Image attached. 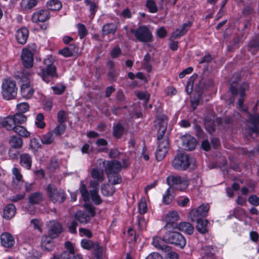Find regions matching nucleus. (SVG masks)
Here are the masks:
<instances>
[{
  "instance_id": "nucleus-1",
  "label": "nucleus",
  "mask_w": 259,
  "mask_h": 259,
  "mask_svg": "<svg viewBox=\"0 0 259 259\" xmlns=\"http://www.w3.org/2000/svg\"><path fill=\"white\" fill-rule=\"evenodd\" d=\"M233 77L235 78V80H233L230 84L229 88L230 91L234 98L238 95H239L240 98L238 100V106L244 112H247V109L243 108V105L246 96L245 91L248 89V85L245 82L240 85L238 84V81L240 79V76L238 74H234Z\"/></svg>"
},
{
  "instance_id": "nucleus-2",
  "label": "nucleus",
  "mask_w": 259,
  "mask_h": 259,
  "mask_svg": "<svg viewBox=\"0 0 259 259\" xmlns=\"http://www.w3.org/2000/svg\"><path fill=\"white\" fill-rule=\"evenodd\" d=\"M43 63L45 67L40 69L38 74L46 82H53L59 77L56 67L54 65V60L52 57H49L45 59Z\"/></svg>"
},
{
  "instance_id": "nucleus-3",
  "label": "nucleus",
  "mask_w": 259,
  "mask_h": 259,
  "mask_svg": "<svg viewBox=\"0 0 259 259\" xmlns=\"http://www.w3.org/2000/svg\"><path fill=\"white\" fill-rule=\"evenodd\" d=\"M2 94L3 98L10 100L16 98L18 89L16 82L11 78H5L2 84Z\"/></svg>"
},
{
  "instance_id": "nucleus-4",
  "label": "nucleus",
  "mask_w": 259,
  "mask_h": 259,
  "mask_svg": "<svg viewBox=\"0 0 259 259\" xmlns=\"http://www.w3.org/2000/svg\"><path fill=\"white\" fill-rule=\"evenodd\" d=\"M175 230H167L163 235V240L166 243L183 248L186 244V240L180 233Z\"/></svg>"
},
{
  "instance_id": "nucleus-5",
  "label": "nucleus",
  "mask_w": 259,
  "mask_h": 259,
  "mask_svg": "<svg viewBox=\"0 0 259 259\" xmlns=\"http://www.w3.org/2000/svg\"><path fill=\"white\" fill-rule=\"evenodd\" d=\"M167 184L170 189L172 188L181 191H185L189 186L188 181L184 177L178 175H170L166 178Z\"/></svg>"
},
{
  "instance_id": "nucleus-6",
  "label": "nucleus",
  "mask_w": 259,
  "mask_h": 259,
  "mask_svg": "<svg viewBox=\"0 0 259 259\" xmlns=\"http://www.w3.org/2000/svg\"><path fill=\"white\" fill-rule=\"evenodd\" d=\"M47 192L50 200L54 203H62L66 198L64 190L58 189L53 184H50L48 185Z\"/></svg>"
},
{
  "instance_id": "nucleus-7",
  "label": "nucleus",
  "mask_w": 259,
  "mask_h": 259,
  "mask_svg": "<svg viewBox=\"0 0 259 259\" xmlns=\"http://www.w3.org/2000/svg\"><path fill=\"white\" fill-rule=\"evenodd\" d=\"M130 32L135 35L140 42H149L153 40V35L150 29L145 25L139 26L137 29H131Z\"/></svg>"
},
{
  "instance_id": "nucleus-8",
  "label": "nucleus",
  "mask_w": 259,
  "mask_h": 259,
  "mask_svg": "<svg viewBox=\"0 0 259 259\" xmlns=\"http://www.w3.org/2000/svg\"><path fill=\"white\" fill-rule=\"evenodd\" d=\"M194 162V159L189 155L178 153L172 161L173 167L178 170H186Z\"/></svg>"
},
{
  "instance_id": "nucleus-9",
  "label": "nucleus",
  "mask_w": 259,
  "mask_h": 259,
  "mask_svg": "<svg viewBox=\"0 0 259 259\" xmlns=\"http://www.w3.org/2000/svg\"><path fill=\"white\" fill-rule=\"evenodd\" d=\"M157 123L158 124L159 129L157 134V139L159 142L164 141L166 138L168 141V138L165 135L167 130L168 120L167 117L164 115H159L156 117Z\"/></svg>"
},
{
  "instance_id": "nucleus-10",
  "label": "nucleus",
  "mask_w": 259,
  "mask_h": 259,
  "mask_svg": "<svg viewBox=\"0 0 259 259\" xmlns=\"http://www.w3.org/2000/svg\"><path fill=\"white\" fill-rule=\"evenodd\" d=\"M32 47V50L29 48H24L22 51L21 57L22 64L26 68H30L33 66L36 46L33 45Z\"/></svg>"
},
{
  "instance_id": "nucleus-11",
  "label": "nucleus",
  "mask_w": 259,
  "mask_h": 259,
  "mask_svg": "<svg viewBox=\"0 0 259 259\" xmlns=\"http://www.w3.org/2000/svg\"><path fill=\"white\" fill-rule=\"evenodd\" d=\"M165 221L166 223L164 229L166 230H176L179 219L178 213L175 210L169 211L165 217Z\"/></svg>"
},
{
  "instance_id": "nucleus-12",
  "label": "nucleus",
  "mask_w": 259,
  "mask_h": 259,
  "mask_svg": "<svg viewBox=\"0 0 259 259\" xmlns=\"http://www.w3.org/2000/svg\"><path fill=\"white\" fill-rule=\"evenodd\" d=\"M51 18L50 11L45 9L35 11L31 16V20L33 23L45 22Z\"/></svg>"
},
{
  "instance_id": "nucleus-13",
  "label": "nucleus",
  "mask_w": 259,
  "mask_h": 259,
  "mask_svg": "<svg viewBox=\"0 0 259 259\" xmlns=\"http://www.w3.org/2000/svg\"><path fill=\"white\" fill-rule=\"evenodd\" d=\"M169 147V141H167L166 138L164 139V141L158 143L157 148L155 152V158L157 161H160L165 157Z\"/></svg>"
},
{
  "instance_id": "nucleus-14",
  "label": "nucleus",
  "mask_w": 259,
  "mask_h": 259,
  "mask_svg": "<svg viewBox=\"0 0 259 259\" xmlns=\"http://www.w3.org/2000/svg\"><path fill=\"white\" fill-rule=\"evenodd\" d=\"M248 122L252 124V126H248L249 134L251 136L253 134L256 135L259 133V115L248 113Z\"/></svg>"
},
{
  "instance_id": "nucleus-15",
  "label": "nucleus",
  "mask_w": 259,
  "mask_h": 259,
  "mask_svg": "<svg viewBox=\"0 0 259 259\" xmlns=\"http://www.w3.org/2000/svg\"><path fill=\"white\" fill-rule=\"evenodd\" d=\"M122 169L121 163L116 160H111L107 162L105 167V171L107 175L119 173Z\"/></svg>"
},
{
  "instance_id": "nucleus-16",
  "label": "nucleus",
  "mask_w": 259,
  "mask_h": 259,
  "mask_svg": "<svg viewBox=\"0 0 259 259\" xmlns=\"http://www.w3.org/2000/svg\"><path fill=\"white\" fill-rule=\"evenodd\" d=\"M62 225L56 221H51L49 224V234L53 238H57L62 232Z\"/></svg>"
},
{
  "instance_id": "nucleus-17",
  "label": "nucleus",
  "mask_w": 259,
  "mask_h": 259,
  "mask_svg": "<svg viewBox=\"0 0 259 259\" xmlns=\"http://www.w3.org/2000/svg\"><path fill=\"white\" fill-rule=\"evenodd\" d=\"M182 146L186 150H192L196 145V140L190 135L183 136L181 137Z\"/></svg>"
},
{
  "instance_id": "nucleus-18",
  "label": "nucleus",
  "mask_w": 259,
  "mask_h": 259,
  "mask_svg": "<svg viewBox=\"0 0 259 259\" xmlns=\"http://www.w3.org/2000/svg\"><path fill=\"white\" fill-rule=\"evenodd\" d=\"M0 239L2 245L5 247H12L15 243L13 236L8 232L3 233L1 235Z\"/></svg>"
},
{
  "instance_id": "nucleus-19",
  "label": "nucleus",
  "mask_w": 259,
  "mask_h": 259,
  "mask_svg": "<svg viewBox=\"0 0 259 259\" xmlns=\"http://www.w3.org/2000/svg\"><path fill=\"white\" fill-rule=\"evenodd\" d=\"M54 238H52L50 235H44L41 240V247L44 250L48 251H52L54 248Z\"/></svg>"
},
{
  "instance_id": "nucleus-20",
  "label": "nucleus",
  "mask_w": 259,
  "mask_h": 259,
  "mask_svg": "<svg viewBox=\"0 0 259 259\" xmlns=\"http://www.w3.org/2000/svg\"><path fill=\"white\" fill-rule=\"evenodd\" d=\"M29 35V31L27 28L23 27L19 29L16 34V38L17 41L22 45L26 42Z\"/></svg>"
},
{
  "instance_id": "nucleus-21",
  "label": "nucleus",
  "mask_w": 259,
  "mask_h": 259,
  "mask_svg": "<svg viewBox=\"0 0 259 259\" xmlns=\"http://www.w3.org/2000/svg\"><path fill=\"white\" fill-rule=\"evenodd\" d=\"M34 90L29 82L23 83L21 87V94L23 98L30 99L33 96Z\"/></svg>"
},
{
  "instance_id": "nucleus-22",
  "label": "nucleus",
  "mask_w": 259,
  "mask_h": 259,
  "mask_svg": "<svg viewBox=\"0 0 259 259\" xmlns=\"http://www.w3.org/2000/svg\"><path fill=\"white\" fill-rule=\"evenodd\" d=\"M78 48L74 44H71L68 47L59 51V54L65 57H70L78 52Z\"/></svg>"
},
{
  "instance_id": "nucleus-23",
  "label": "nucleus",
  "mask_w": 259,
  "mask_h": 259,
  "mask_svg": "<svg viewBox=\"0 0 259 259\" xmlns=\"http://www.w3.org/2000/svg\"><path fill=\"white\" fill-rule=\"evenodd\" d=\"M32 163V156L28 153H22L20 156V164L24 168L30 169Z\"/></svg>"
},
{
  "instance_id": "nucleus-24",
  "label": "nucleus",
  "mask_w": 259,
  "mask_h": 259,
  "mask_svg": "<svg viewBox=\"0 0 259 259\" xmlns=\"http://www.w3.org/2000/svg\"><path fill=\"white\" fill-rule=\"evenodd\" d=\"M0 124L7 131H13L17 125L12 115H9L4 118L0 122Z\"/></svg>"
},
{
  "instance_id": "nucleus-25",
  "label": "nucleus",
  "mask_w": 259,
  "mask_h": 259,
  "mask_svg": "<svg viewBox=\"0 0 259 259\" xmlns=\"http://www.w3.org/2000/svg\"><path fill=\"white\" fill-rule=\"evenodd\" d=\"M192 23L190 22L183 24L181 28H178L172 32L171 37L176 39L184 35L188 31Z\"/></svg>"
},
{
  "instance_id": "nucleus-26",
  "label": "nucleus",
  "mask_w": 259,
  "mask_h": 259,
  "mask_svg": "<svg viewBox=\"0 0 259 259\" xmlns=\"http://www.w3.org/2000/svg\"><path fill=\"white\" fill-rule=\"evenodd\" d=\"M117 29V24L115 23H108L104 24L102 28L103 35L109 34H114Z\"/></svg>"
},
{
  "instance_id": "nucleus-27",
  "label": "nucleus",
  "mask_w": 259,
  "mask_h": 259,
  "mask_svg": "<svg viewBox=\"0 0 259 259\" xmlns=\"http://www.w3.org/2000/svg\"><path fill=\"white\" fill-rule=\"evenodd\" d=\"M31 75V72L27 69H22V70L17 71L15 73L14 77L20 82H29V77Z\"/></svg>"
},
{
  "instance_id": "nucleus-28",
  "label": "nucleus",
  "mask_w": 259,
  "mask_h": 259,
  "mask_svg": "<svg viewBox=\"0 0 259 259\" xmlns=\"http://www.w3.org/2000/svg\"><path fill=\"white\" fill-rule=\"evenodd\" d=\"M15 206L13 204H9L4 209L3 218L7 220H10L15 215Z\"/></svg>"
},
{
  "instance_id": "nucleus-29",
  "label": "nucleus",
  "mask_w": 259,
  "mask_h": 259,
  "mask_svg": "<svg viewBox=\"0 0 259 259\" xmlns=\"http://www.w3.org/2000/svg\"><path fill=\"white\" fill-rule=\"evenodd\" d=\"M216 251V248L212 245H205L202 247L201 254L203 259H206L205 256L215 257Z\"/></svg>"
},
{
  "instance_id": "nucleus-30",
  "label": "nucleus",
  "mask_w": 259,
  "mask_h": 259,
  "mask_svg": "<svg viewBox=\"0 0 259 259\" xmlns=\"http://www.w3.org/2000/svg\"><path fill=\"white\" fill-rule=\"evenodd\" d=\"M176 229L184 232L189 235L192 234L194 231V228L192 225L189 223L185 222L178 224Z\"/></svg>"
},
{
  "instance_id": "nucleus-31",
  "label": "nucleus",
  "mask_w": 259,
  "mask_h": 259,
  "mask_svg": "<svg viewBox=\"0 0 259 259\" xmlns=\"http://www.w3.org/2000/svg\"><path fill=\"white\" fill-rule=\"evenodd\" d=\"M22 139L17 136H12L9 140L11 148L13 149H20L23 146Z\"/></svg>"
},
{
  "instance_id": "nucleus-32",
  "label": "nucleus",
  "mask_w": 259,
  "mask_h": 259,
  "mask_svg": "<svg viewBox=\"0 0 259 259\" xmlns=\"http://www.w3.org/2000/svg\"><path fill=\"white\" fill-rule=\"evenodd\" d=\"M247 50L254 55L259 50V38L256 37L250 40L247 45Z\"/></svg>"
},
{
  "instance_id": "nucleus-33",
  "label": "nucleus",
  "mask_w": 259,
  "mask_h": 259,
  "mask_svg": "<svg viewBox=\"0 0 259 259\" xmlns=\"http://www.w3.org/2000/svg\"><path fill=\"white\" fill-rule=\"evenodd\" d=\"M75 219L79 223L82 224H87L90 222V216L86 211L81 210L77 211L75 214Z\"/></svg>"
},
{
  "instance_id": "nucleus-34",
  "label": "nucleus",
  "mask_w": 259,
  "mask_h": 259,
  "mask_svg": "<svg viewBox=\"0 0 259 259\" xmlns=\"http://www.w3.org/2000/svg\"><path fill=\"white\" fill-rule=\"evenodd\" d=\"M46 7L49 11H57L61 10L62 5L59 0H49L46 3Z\"/></svg>"
},
{
  "instance_id": "nucleus-35",
  "label": "nucleus",
  "mask_w": 259,
  "mask_h": 259,
  "mask_svg": "<svg viewBox=\"0 0 259 259\" xmlns=\"http://www.w3.org/2000/svg\"><path fill=\"white\" fill-rule=\"evenodd\" d=\"M196 222V229L197 231L201 234H205L208 232L207 226L208 221L203 218L197 221Z\"/></svg>"
},
{
  "instance_id": "nucleus-36",
  "label": "nucleus",
  "mask_w": 259,
  "mask_h": 259,
  "mask_svg": "<svg viewBox=\"0 0 259 259\" xmlns=\"http://www.w3.org/2000/svg\"><path fill=\"white\" fill-rule=\"evenodd\" d=\"M13 132L19 135L20 137L27 138L30 136V133L24 126L21 125H17Z\"/></svg>"
},
{
  "instance_id": "nucleus-37",
  "label": "nucleus",
  "mask_w": 259,
  "mask_h": 259,
  "mask_svg": "<svg viewBox=\"0 0 259 259\" xmlns=\"http://www.w3.org/2000/svg\"><path fill=\"white\" fill-rule=\"evenodd\" d=\"M37 0H22L20 6L22 9L25 10H31L37 4Z\"/></svg>"
},
{
  "instance_id": "nucleus-38",
  "label": "nucleus",
  "mask_w": 259,
  "mask_h": 259,
  "mask_svg": "<svg viewBox=\"0 0 259 259\" xmlns=\"http://www.w3.org/2000/svg\"><path fill=\"white\" fill-rule=\"evenodd\" d=\"M91 176L95 180L103 182L104 179L103 170L98 168H93L91 171Z\"/></svg>"
},
{
  "instance_id": "nucleus-39",
  "label": "nucleus",
  "mask_w": 259,
  "mask_h": 259,
  "mask_svg": "<svg viewBox=\"0 0 259 259\" xmlns=\"http://www.w3.org/2000/svg\"><path fill=\"white\" fill-rule=\"evenodd\" d=\"M43 195L40 192H34L31 194L29 197V202L32 204H38L42 200Z\"/></svg>"
},
{
  "instance_id": "nucleus-40",
  "label": "nucleus",
  "mask_w": 259,
  "mask_h": 259,
  "mask_svg": "<svg viewBox=\"0 0 259 259\" xmlns=\"http://www.w3.org/2000/svg\"><path fill=\"white\" fill-rule=\"evenodd\" d=\"M84 3L86 6L89 7L90 14L94 16L98 9V4L91 0H84Z\"/></svg>"
},
{
  "instance_id": "nucleus-41",
  "label": "nucleus",
  "mask_w": 259,
  "mask_h": 259,
  "mask_svg": "<svg viewBox=\"0 0 259 259\" xmlns=\"http://www.w3.org/2000/svg\"><path fill=\"white\" fill-rule=\"evenodd\" d=\"M124 130V127L120 123L116 124L113 127V135L116 138H120Z\"/></svg>"
},
{
  "instance_id": "nucleus-42",
  "label": "nucleus",
  "mask_w": 259,
  "mask_h": 259,
  "mask_svg": "<svg viewBox=\"0 0 259 259\" xmlns=\"http://www.w3.org/2000/svg\"><path fill=\"white\" fill-rule=\"evenodd\" d=\"M107 175L109 181L113 185L120 184L122 182V178L119 173L110 174Z\"/></svg>"
},
{
  "instance_id": "nucleus-43",
  "label": "nucleus",
  "mask_w": 259,
  "mask_h": 259,
  "mask_svg": "<svg viewBox=\"0 0 259 259\" xmlns=\"http://www.w3.org/2000/svg\"><path fill=\"white\" fill-rule=\"evenodd\" d=\"M12 116L16 125H20L23 124L27 121V116L22 113L18 112Z\"/></svg>"
},
{
  "instance_id": "nucleus-44",
  "label": "nucleus",
  "mask_w": 259,
  "mask_h": 259,
  "mask_svg": "<svg viewBox=\"0 0 259 259\" xmlns=\"http://www.w3.org/2000/svg\"><path fill=\"white\" fill-rule=\"evenodd\" d=\"M41 143L46 145L52 144L54 140V137L53 132H49L46 134L44 135L40 138Z\"/></svg>"
},
{
  "instance_id": "nucleus-45",
  "label": "nucleus",
  "mask_w": 259,
  "mask_h": 259,
  "mask_svg": "<svg viewBox=\"0 0 259 259\" xmlns=\"http://www.w3.org/2000/svg\"><path fill=\"white\" fill-rule=\"evenodd\" d=\"M164 240H163V236L162 238L155 237L153 238L152 244L157 248L163 250L165 248L166 246L164 244Z\"/></svg>"
},
{
  "instance_id": "nucleus-46",
  "label": "nucleus",
  "mask_w": 259,
  "mask_h": 259,
  "mask_svg": "<svg viewBox=\"0 0 259 259\" xmlns=\"http://www.w3.org/2000/svg\"><path fill=\"white\" fill-rule=\"evenodd\" d=\"M101 192L102 194L105 196H109L112 195L115 190V188L111 187L109 185L103 184L101 186Z\"/></svg>"
},
{
  "instance_id": "nucleus-47",
  "label": "nucleus",
  "mask_w": 259,
  "mask_h": 259,
  "mask_svg": "<svg viewBox=\"0 0 259 259\" xmlns=\"http://www.w3.org/2000/svg\"><path fill=\"white\" fill-rule=\"evenodd\" d=\"M90 195L92 200L96 205H99L102 203V200L98 193L97 190L93 189L90 190Z\"/></svg>"
},
{
  "instance_id": "nucleus-48",
  "label": "nucleus",
  "mask_w": 259,
  "mask_h": 259,
  "mask_svg": "<svg viewBox=\"0 0 259 259\" xmlns=\"http://www.w3.org/2000/svg\"><path fill=\"white\" fill-rule=\"evenodd\" d=\"M79 190L83 201L87 202L89 200L90 193H89L85 185L82 182L80 183Z\"/></svg>"
},
{
  "instance_id": "nucleus-49",
  "label": "nucleus",
  "mask_w": 259,
  "mask_h": 259,
  "mask_svg": "<svg viewBox=\"0 0 259 259\" xmlns=\"http://www.w3.org/2000/svg\"><path fill=\"white\" fill-rule=\"evenodd\" d=\"M145 6L150 13H155L158 11V7L154 0H147Z\"/></svg>"
},
{
  "instance_id": "nucleus-50",
  "label": "nucleus",
  "mask_w": 259,
  "mask_h": 259,
  "mask_svg": "<svg viewBox=\"0 0 259 259\" xmlns=\"http://www.w3.org/2000/svg\"><path fill=\"white\" fill-rule=\"evenodd\" d=\"M44 115L41 113H39L36 115L35 124L38 128L42 129L46 126V123L44 121Z\"/></svg>"
},
{
  "instance_id": "nucleus-51",
  "label": "nucleus",
  "mask_w": 259,
  "mask_h": 259,
  "mask_svg": "<svg viewBox=\"0 0 259 259\" xmlns=\"http://www.w3.org/2000/svg\"><path fill=\"white\" fill-rule=\"evenodd\" d=\"M81 247L87 250H91L94 248L96 242L94 243L92 240L88 239H83L81 241Z\"/></svg>"
},
{
  "instance_id": "nucleus-52",
  "label": "nucleus",
  "mask_w": 259,
  "mask_h": 259,
  "mask_svg": "<svg viewBox=\"0 0 259 259\" xmlns=\"http://www.w3.org/2000/svg\"><path fill=\"white\" fill-rule=\"evenodd\" d=\"M196 209L198 211L199 215H201L202 218H204L207 215L208 212L209 210V205L208 204L205 205L202 204Z\"/></svg>"
},
{
  "instance_id": "nucleus-53",
  "label": "nucleus",
  "mask_w": 259,
  "mask_h": 259,
  "mask_svg": "<svg viewBox=\"0 0 259 259\" xmlns=\"http://www.w3.org/2000/svg\"><path fill=\"white\" fill-rule=\"evenodd\" d=\"M174 197V196L170 193V188H168L163 196L162 202L165 204H169L172 202Z\"/></svg>"
},
{
  "instance_id": "nucleus-54",
  "label": "nucleus",
  "mask_w": 259,
  "mask_h": 259,
  "mask_svg": "<svg viewBox=\"0 0 259 259\" xmlns=\"http://www.w3.org/2000/svg\"><path fill=\"white\" fill-rule=\"evenodd\" d=\"M65 129V124L59 123L51 132H53V135L55 134L56 136H59L64 133Z\"/></svg>"
},
{
  "instance_id": "nucleus-55",
  "label": "nucleus",
  "mask_w": 259,
  "mask_h": 259,
  "mask_svg": "<svg viewBox=\"0 0 259 259\" xmlns=\"http://www.w3.org/2000/svg\"><path fill=\"white\" fill-rule=\"evenodd\" d=\"M78 34L80 39H82L88 33V30L84 25L78 23L77 25Z\"/></svg>"
},
{
  "instance_id": "nucleus-56",
  "label": "nucleus",
  "mask_w": 259,
  "mask_h": 259,
  "mask_svg": "<svg viewBox=\"0 0 259 259\" xmlns=\"http://www.w3.org/2000/svg\"><path fill=\"white\" fill-rule=\"evenodd\" d=\"M189 218L193 222H196L197 221L203 219L202 217L199 215L196 209H193L190 211L189 213Z\"/></svg>"
},
{
  "instance_id": "nucleus-57",
  "label": "nucleus",
  "mask_w": 259,
  "mask_h": 259,
  "mask_svg": "<svg viewBox=\"0 0 259 259\" xmlns=\"http://www.w3.org/2000/svg\"><path fill=\"white\" fill-rule=\"evenodd\" d=\"M41 256V252L33 249L29 252L28 258V259H40Z\"/></svg>"
},
{
  "instance_id": "nucleus-58",
  "label": "nucleus",
  "mask_w": 259,
  "mask_h": 259,
  "mask_svg": "<svg viewBox=\"0 0 259 259\" xmlns=\"http://www.w3.org/2000/svg\"><path fill=\"white\" fill-rule=\"evenodd\" d=\"M139 211L140 215L145 213L147 211V206L145 199H142L139 203Z\"/></svg>"
},
{
  "instance_id": "nucleus-59",
  "label": "nucleus",
  "mask_w": 259,
  "mask_h": 259,
  "mask_svg": "<svg viewBox=\"0 0 259 259\" xmlns=\"http://www.w3.org/2000/svg\"><path fill=\"white\" fill-rule=\"evenodd\" d=\"M151 57L149 53H147L144 57V66L148 71H150L152 69V66L150 64Z\"/></svg>"
},
{
  "instance_id": "nucleus-60",
  "label": "nucleus",
  "mask_w": 259,
  "mask_h": 259,
  "mask_svg": "<svg viewBox=\"0 0 259 259\" xmlns=\"http://www.w3.org/2000/svg\"><path fill=\"white\" fill-rule=\"evenodd\" d=\"M137 220L139 229L142 230L145 229L147 226V221L145 218L143 216L139 215L137 216Z\"/></svg>"
},
{
  "instance_id": "nucleus-61",
  "label": "nucleus",
  "mask_w": 259,
  "mask_h": 259,
  "mask_svg": "<svg viewBox=\"0 0 259 259\" xmlns=\"http://www.w3.org/2000/svg\"><path fill=\"white\" fill-rule=\"evenodd\" d=\"M17 108L19 113H22L23 114L28 111L29 106L27 103L23 102L18 104Z\"/></svg>"
},
{
  "instance_id": "nucleus-62",
  "label": "nucleus",
  "mask_w": 259,
  "mask_h": 259,
  "mask_svg": "<svg viewBox=\"0 0 259 259\" xmlns=\"http://www.w3.org/2000/svg\"><path fill=\"white\" fill-rule=\"evenodd\" d=\"M94 255L96 259H100L102 254V248L99 245V244L98 242H96V244L95 245L94 248Z\"/></svg>"
},
{
  "instance_id": "nucleus-63",
  "label": "nucleus",
  "mask_w": 259,
  "mask_h": 259,
  "mask_svg": "<svg viewBox=\"0 0 259 259\" xmlns=\"http://www.w3.org/2000/svg\"><path fill=\"white\" fill-rule=\"evenodd\" d=\"M30 146L32 149H34L36 150L41 148V145L38 139L35 138H33L30 140Z\"/></svg>"
},
{
  "instance_id": "nucleus-64",
  "label": "nucleus",
  "mask_w": 259,
  "mask_h": 259,
  "mask_svg": "<svg viewBox=\"0 0 259 259\" xmlns=\"http://www.w3.org/2000/svg\"><path fill=\"white\" fill-rule=\"evenodd\" d=\"M204 125L205 130L209 134H212L214 132L215 128L214 127V123L213 122L205 120L204 121Z\"/></svg>"
}]
</instances>
